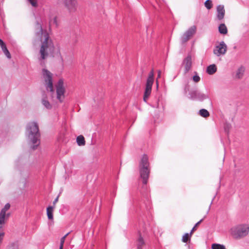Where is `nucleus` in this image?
<instances>
[{
    "label": "nucleus",
    "mask_w": 249,
    "mask_h": 249,
    "mask_svg": "<svg viewBox=\"0 0 249 249\" xmlns=\"http://www.w3.org/2000/svg\"><path fill=\"white\" fill-rule=\"evenodd\" d=\"M192 235L189 234L188 233H185L182 238V241L183 242L186 243L187 241L190 240L191 236Z\"/></svg>",
    "instance_id": "nucleus-22"
},
{
    "label": "nucleus",
    "mask_w": 249,
    "mask_h": 249,
    "mask_svg": "<svg viewBox=\"0 0 249 249\" xmlns=\"http://www.w3.org/2000/svg\"><path fill=\"white\" fill-rule=\"evenodd\" d=\"M219 33L223 35H226L228 33V29L225 24H220L218 27Z\"/></svg>",
    "instance_id": "nucleus-16"
},
{
    "label": "nucleus",
    "mask_w": 249,
    "mask_h": 249,
    "mask_svg": "<svg viewBox=\"0 0 249 249\" xmlns=\"http://www.w3.org/2000/svg\"><path fill=\"white\" fill-rule=\"evenodd\" d=\"M58 196H57L55 199V200H54L53 203V205H54L55 204V203L57 202L58 201Z\"/></svg>",
    "instance_id": "nucleus-33"
},
{
    "label": "nucleus",
    "mask_w": 249,
    "mask_h": 249,
    "mask_svg": "<svg viewBox=\"0 0 249 249\" xmlns=\"http://www.w3.org/2000/svg\"><path fill=\"white\" fill-rule=\"evenodd\" d=\"M49 103L48 102V106H47L48 108H49Z\"/></svg>",
    "instance_id": "nucleus-37"
},
{
    "label": "nucleus",
    "mask_w": 249,
    "mask_h": 249,
    "mask_svg": "<svg viewBox=\"0 0 249 249\" xmlns=\"http://www.w3.org/2000/svg\"><path fill=\"white\" fill-rule=\"evenodd\" d=\"M69 232L67 233L63 237L61 238V241H60V245L59 249H63V245L65 242V239L67 237V236L69 235Z\"/></svg>",
    "instance_id": "nucleus-23"
},
{
    "label": "nucleus",
    "mask_w": 249,
    "mask_h": 249,
    "mask_svg": "<svg viewBox=\"0 0 249 249\" xmlns=\"http://www.w3.org/2000/svg\"><path fill=\"white\" fill-rule=\"evenodd\" d=\"M53 75L51 72L48 71V89H49V95L53 101L56 99L60 103H62L65 98V93L66 91L64 80L62 78H60L55 84L56 92H55L53 81Z\"/></svg>",
    "instance_id": "nucleus-1"
},
{
    "label": "nucleus",
    "mask_w": 249,
    "mask_h": 249,
    "mask_svg": "<svg viewBox=\"0 0 249 249\" xmlns=\"http://www.w3.org/2000/svg\"><path fill=\"white\" fill-rule=\"evenodd\" d=\"M144 245V242L142 237H140L137 242V248L138 249H142V247Z\"/></svg>",
    "instance_id": "nucleus-20"
},
{
    "label": "nucleus",
    "mask_w": 249,
    "mask_h": 249,
    "mask_svg": "<svg viewBox=\"0 0 249 249\" xmlns=\"http://www.w3.org/2000/svg\"><path fill=\"white\" fill-rule=\"evenodd\" d=\"M54 208V206H49L48 207V219L51 220V221L48 223L49 226H52L53 225L54 222L53 220V209Z\"/></svg>",
    "instance_id": "nucleus-13"
},
{
    "label": "nucleus",
    "mask_w": 249,
    "mask_h": 249,
    "mask_svg": "<svg viewBox=\"0 0 249 249\" xmlns=\"http://www.w3.org/2000/svg\"><path fill=\"white\" fill-rule=\"evenodd\" d=\"M62 3L68 13L72 14L77 11L78 7L77 0H62Z\"/></svg>",
    "instance_id": "nucleus-7"
},
{
    "label": "nucleus",
    "mask_w": 249,
    "mask_h": 249,
    "mask_svg": "<svg viewBox=\"0 0 249 249\" xmlns=\"http://www.w3.org/2000/svg\"><path fill=\"white\" fill-rule=\"evenodd\" d=\"M7 249H18V246L16 244L12 243L8 246Z\"/></svg>",
    "instance_id": "nucleus-26"
},
{
    "label": "nucleus",
    "mask_w": 249,
    "mask_h": 249,
    "mask_svg": "<svg viewBox=\"0 0 249 249\" xmlns=\"http://www.w3.org/2000/svg\"><path fill=\"white\" fill-rule=\"evenodd\" d=\"M157 108H158L159 107V100L158 101V102H157V105L156 107Z\"/></svg>",
    "instance_id": "nucleus-36"
},
{
    "label": "nucleus",
    "mask_w": 249,
    "mask_h": 249,
    "mask_svg": "<svg viewBox=\"0 0 249 249\" xmlns=\"http://www.w3.org/2000/svg\"><path fill=\"white\" fill-rule=\"evenodd\" d=\"M192 64L191 56L189 55L183 60V65L184 67V73H186L190 70Z\"/></svg>",
    "instance_id": "nucleus-10"
},
{
    "label": "nucleus",
    "mask_w": 249,
    "mask_h": 249,
    "mask_svg": "<svg viewBox=\"0 0 249 249\" xmlns=\"http://www.w3.org/2000/svg\"><path fill=\"white\" fill-rule=\"evenodd\" d=\"M227 50V46L224 41L220 42L219 44L216 45L213 50V53L219 56L226 53Z\"/></svg>",
    "instance_id": "nucleus-8"
},
{
    "label": "nucleus",
    "mask_w": 249,
    "mask_h": 249,
    "mask_svg": "<svg viewBox=\"0 0 249 249\" xmlns=\"http://www.w3.org/2000/svg\"><path fill=\"white\" fill-rule=\"evenodd\" d=\"M139 171L143 183L146 184L150 172L148 157L146 155H143L141 159L139 164Z\"/></svg>",
    "instance_id": "nucleus-4"
},
{
    "label": "nucleus",
    "mask_w": 249,
    "mask_h": 249,
    "mask_svg": "<svg viewBox=\"0 0 249 249\" xmlns=\"http://www.w3.org/2000/svg\"><path fill=\"white\" fill-rule=\"evenodd\" d=\"M231 235L235 239L242 238L249 233V224H241L237 225L231 229Z\"/></svg>",
    "instance_id": "nucleus-5"
},
{
    "label": "nucleus",
    "mask_w": 249,
    "mask_h": 249,
    "mask_svg": "<svg viewBox=\"0 0 249 249\" xmlns=\"http://www.w3.org/2000/svg\"><path fill=\"white\" fill-rule=\"evenodd\" d=\"M42 72L45 82H47V71L44 69L42 70Z\"/></svg>",
    "instance_id": "nucleus-29"
},
{
    "label": "nucleus",
    "mask_w": 249,
    "mask_h": 249,
    "mask_svg": "<svg viewBox=\"0 0 249 249\" xmlns=\"http://www.w3.org/2000/svg\"><path fill=\"white\" fill-rule=\"evenodd\" d=\"M31 5L34 7H36L37 6V3L36 0H28Z\"/></svg>",
    "instance_id": "nucleus-27"
},
{
    "label": "nucleus",
    "mask_w": 249,
    "mask_h": 249,
    "mask_svg": "<svg viewBox=\"0 0 249 249\" xmlns=\"http://www.w3.org/2000/svg\"><path fill=\"white\" fill-rule=\"evenodd\" d=\"M26 133L29 140L35 144L33 146L35 149L39 144L40 134L37 124L35 122H30L27 125Z\"/></svg>",
    "instance_id": "nucleus-2"
},
{
    "label": "nucleus",
    "mask_w": 249,
    "mask_h": 249,
    "mask_svg": "<svg viewBox=\"0 0 249 249\" xmlns=\"http://www.w3.org/2000/svg\"><path fill=\"white\" fill-rule=\"evenodd\" d=\"M217 15L216 18L218 20H221L224 18L225 14V10L224 7L222 5H219L216 8Z\"/></svg>",
    "instance_id": "nucleus-11"
},
{
    "label": "nucleus",
    "mask_w": 249,
    "mask_h": 249,
    "mask_svg": "<svg viewBox=\"0 0 249 249\" xmlns=\"http://www.w3.org/2000/svg\"><path fill=\"white\" fill-rule=\"evenodd\" d=\"M216 67L214 64L211 65L207 67V72L209 74H213L216 71Z\"/></svg>",
    "instance_id": "nucleus-17"
},
{
    "label": "nucleus",
    "mask_w": 249,
    "mask_h": 249,
    "mask_svg": "<svg viewBox=\"0 0 249 249\" xmlns=\"http://www.w3.org/2000/svg\"><path fill=\"white\" fill-rule=\"evenodd\" d=\"M203 219H202L201 220H200L199 221H198L197 223H196V225H195V226L192 228V230L191 231V232H190V234L191 235H192V234L193 233V232L196 230L197 228V227L198 226V225L201 223V222L203 221Z\"/></svg>",
    "instance_id": "nucleus-25"
},
{
    "label": "nucleus",
    "mask_w": 249,
    "mask_h": 249,
    "mask_svg": "<svg viewBox=\"0 0 249 249\" xmlns=\"http://www.w3.org/2000/svg\"><path fill=\"white\" fill-rule=\"evenodd\" d=\"M57 27V18L55 16H52L50 17L49 20V28L51 31V28Z\"/></svg>",
    "instance_id": "nucleus-15"
},
{
    "label": "nucleus",
    "mask_w": 249,
    "mask_h": 249,
    "mask_svg": "<svg viewBox=\"0 0 249 249\" xmlns=\"http://www.w3.org/2000/svg\"><path fill=\"white\" fill-rule=\"evenodd\" d=\"M196 26H192L181 37V41L185 43L190 39V38L196 33Z\"/></svg>",
    "instance_id": "nucleus-9"
},
{
    "label": "nucleus",
    "mask_w": 249,
    "mask_h": 249,
    "mask_svg": "<svg viewBox=\"0 0 249 249\" xmlns=\"http://www.w3.org/2000/svg\"><path fill=\"white\" fill-rule=\"evenodd\" d=\"M212 248V249H226L224 246L220 244H213Z\"/></svg>",
    "instance_id": "nucleus-24"
},
{
    "label": "nucleus",
    "mask_w": 249,
    "mask_h": 249,
    "mask_svg": "<svg viewBox=\"0 0 249 249\" xmlns=\"http://www.w3.org/2000/svg\"><path fill=\"white\" fill-rule=\"evenodd\" d=\"M3 53H4L5 52H6V51H8L7 49V47L6 48H4V49H3L2 50Z\"/></svg>",
    "instance_id": "nucleus-35"
},
{
    "label": "nucleus",
    "mask_w": 249,
    "mask_h": 249,
    "mask_svg": "<svg viewBox=\"0 0 249 249\" xmlns=\"http://www.w3.org/2000/svg\"><path fill=\"white\" fill-rule=\"evenodd\" d=\"M42 103L45 107L46 106V102L44 100H42Z\"/></svg>",
    "instance_id": "nucleus-34"
},
{
    "label": "nucleus",
    "mask_w": 249,
    "mask_h": 249,
    "mask_svg": "<svg viewBox=\"0 0 249 249\" xmlns=\"http://www.w3.org/2000/svg\"><path fill=\"white\" fill-rule=\"evenodd\" d=\"M206 8L210 10L213 7V3L211 0H207L204 3Z\"/></svg>",
    "instance_id": "nucleus-21"
},
{
    "label": "nucleus",
    "mask_w": 249,
    "mask_h": 249,
    "mask_svg": "<svg viewBox=\"0 0 249 249\" xmlns=\"http://www.w3.org/2000/svg\"><path fill=\"white\" fill-rule=\"evenodd\" d=\"M5 55L8 58H11V55H10V53H9V52L8 51H6V52H5L4 53Z\"/></svg>",
    "instance_id": "nucleus-32"
},
{
    "label": "nucleus",
    "mask_w": 249,
    "mask_h": 249,
    "mask_svg": "<svg viewBox=\"0 0 249 249\" xmlns=\"http://www.w3.org/2000/svg\"><path fill=\"white\" fill-rule=\"evenodd\" d=\"M199 114L204 118H207L210 116L208 111L205 109H201L199 111Z\"/></svg>",
    "instance_id": "nucleus-19"
},
{
    "label": "nucleus",
    "mask_w": 249,
    "mask_h": 249,
    "mask_svg": "<svg viewBox=\"0 0 249 249\" xmlns=\"http://www.w3.org/2000/svg\"><path fill=\"white\" fill-rule=\"evenodd\" d=\"M60 57L62 58L59 44L56 40L48 37V59L54 61Z\"/></svg>",
    "instance_id": "nucleus-3"
},
{
    "label": "nucleus",
    "mask_w": 249,
    "mask_h": 249,
    "mask_svg": "<svg viewBox=\"0 0 249 249\" xmlns=\"http://www.w3.org/2000/svg\"><path fill=\"white\" fill-rule=\"evenodd\" d=\"M200 80V78L199 77V76L197 75H196L195 76H193V81L195 82H198Z\"/></svg>",
    "instance_id": "nucleus-28"
},
{
    "label": "nucleus",
    "mask_w": 249,
    "mask_h": 249,
    "mask_svg": "<svg viewBox=\"0 0 249 249\" xmlns=\"http://www.w3.org/2000/svg\"><path fill=\"white\" fill-rule=\"evenodd\" d=\"M154 71L153 70H152L148 74L145 85V88L143 98V101L145 102H147L149 97L151 94L152 87L154 83Z\"/></svg>",
    "instance_id": "nucleus-6"
},
{
    "label": "nucleus",
    "mask_w": 249,
    "mask_h": 249,
    "mask_svg": "<svg viewBox=\"0 0 249 249\" xmlns=\"http://www.w3.org/2000/svg\"><path fill=\"white\" fill-rule=\"evenodd\" d=\"M245 68L243 66L240 67L235 71L234 78L236 79H242L244 75Z\"/></svg>",
    "instance_id": "nucleus-12"
},
{
    "label": "nucleus",
    "mask_w": 249,
    "mask_h": 249,
    "mask_svg": "<svg viewBox=\"0 0 249 249\" xmlns=\"http://www.w3.org/2000/svg\"><path fill=\"white\" fill-rule=\"evenodd\" d=\"M76 141L78 145L79 146H82L85 144V141L84 137L82 135L78 136L77 137Z\"/></svg>",
    "instance_id": "nucleus-18"
},
{
    "label": "nucleus",
    "mask_w": 249,
    "mask_h": 249,
    "mask_svg": "<svg viewBox=\"0 0 249 249\" xmlns=\"http://www.w3.org/2000/svg\"><path fill=\"white\" fill-rule=\"evenodd\" d=\"M0 46L2 50H3V49H4V48L6 47V45L1 39H0Z\"/></svg>",
    "instance_id": "nucleus-30"
},
{
    "label": "nucleus",
    "mask_w": 249,
    "mask_h": 249,
    "mask_svg": "<svg viewBox=\"0 0 249 249\" xmlns=\"http://www.w3.org/2000/svg\"><path fill=\"white\" fill-rule=\"evenodd\" d=\"M47 49V37L45 38L44 41L43 42L40 50V53L42 59L45 58L46 55V49Z\"/></svg>",
    "instance_id": "nucleus-14"
},
{
    "label": "nucleus",
    "mask_w": 249,
    "mask_h": 249,
    "mask_svg": "<svg viewBox=\"0 0 249 249\" xmlns=\"http://www.w3.org/2000/svg\"><path fill=\"white\" fill-rule=\"evenodd\" d=\"M160 75H161V71H158V74L157 79L160 78ZM156 84H157V87L158 88V86H159L158 79H157V81H156Z\"/></svg>",
    "instance_id": "nucleus-31"
}]
</instances>
